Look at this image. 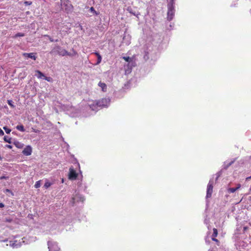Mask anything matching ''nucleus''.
<instances>
[{"label":"nucleus","mask_w":251,"mask_h":251,"mask_svg":"<svg viewBox=\"0 0 251 251\" xmlns=\"http://www.w3.org/2000/svg\"><path fill=\"white\" fill-rule=\"evenodd\" d=\"M123 58L126 60L127 63L129 62V61H130L132 59V58H130L129 56H124L123 57Z\"/></svg>","instance_id":"c756f323"},{"label":"nucleus","mask_w":251,"mask_h":251,"mask_svg":"<svg viewBox=\"0 0 251 251\" xmlns=\"http://www.w3.org/2000/svg\"><path fill=\"white\" fill-rule=\"evenodd\" d=\"M126 35L124 36L123 38V42L125 43L126 45H128L129 44L130 42H129V41H126Z\"/></svg>","instance_id":"393cba45"},{"label":"nucleus","mask_w":251,"mask_h":251,"mask_svg":"<svg viewBox=\"0 0 251 251\" xmlns=\"http://www.w3.org/2000/svg\"><path fill=\"white\" fill-rule=\"evenodd\" d=\"M241 187V184H238L236 187H235L236 189H237V190H238Z\"/></svg>","instance_id":"79ce46f5"},{"label":"nucleus","mask_w":251,"mask_h":251,"mask_svg":"<svg viewBox=\"0 0 251 251\" xmlns=\"http://www.w3.org/2000/svg\"><path fill=\"white\" fill-rule=\"evenodd\" d=\"M74 54H72L69 52L65 49H63L61 47L58 45H55L52 48L50 52V53L52 55H59L60 56H64L66 55L72 56L75 55L76 52L73 50Z\"/></svg>","instance_id":"f257e3e1"},{"label":"nucleus","mask_w":251,"mask_h":251,"mask_svg":"<svg viewBox=\"0 0 251 251\" xmlns=\"http://www.w3.org/2000/svg\"><path fill=\"white\" fill-rule=\"evenodd\" d=\"M211 239H212V241L216 242L218 246H219L220 242H219V241L217 239H216V238L212 237Z\"/></svg>","instance_id":"72a5a7b5"},{"label":"nucleus","mask_w":251,"mask_h":251,"mask_svg":"<svg viewBox=\"0 0 251 251\" xmlns=\"http://www.w3.org/2000/svg\"><path fill=\"white\" fill-rule=\"evenodd\" d=\"M51 185V183L49 182L48 180H46V182L44 184V187L47 189L50 187Z\"/></svg>","instance_id":"aec40b11"},{"label":"nucleus","mask_w":251,"mask_h":251,"mask_svg":"<svg viewBox=\"0 0 251 251\" xmlns=\"http://www.w3.org/2000/svg\"><path fill=\"white\" fill-rule=\"evenodd\" d=\"M235 160L236 159H234L233 160L231 161L229 163L227 164H226V163L225 162L223 166V169L227 170L229 166H230L232 164H233L234 163Z\"/></svg>","instance_id":"ddd939ff"},{"label":"nucleus","mask_w":251,"mask_h":251,"mask_svg":"<svg viewBox=\"0 0 251 251\" xmlns=\"http://www.w3.org/2000/svg\"><path fill=\"white\" fill-rule=\"evenodd\" d=\"M58 41H59V40H58V39H55V40L54 39V42H58Z\"/></svg>","instance_id":"de8ad7c7"},{"label":"nucleus","mask_w":251,"mask_h":251,"mask_svg":"<svg viewBox=\"0 0 251 251\" xmlns=\"http://www.w3.org/2000/svg\"><path fill=\"white\" fill-rule=\"evenodd\" d=\"M4 193H8L9 194H11V196H14V193L10 189H6L4 191Z\"/></svg>","instance_id":"cd10ccee"},{"label":"nucleus","mask_w":251,"mask_h":251,"mask_svg":"<svg viewBox=\"0 0 251 251\" xmlns=\"http://www.w3.org/2000/svg\"><path fill=\"white\" fill-rule=\"evenodd\" d=\"M127 11L129 12L132 15L135 16L136 17H138V16L140 15V13L139 12L135 11L133 8L131 7H128L127 8Z\"/></svg>","instance_id":"9b49d317"},{"label":"nucleus","mask_w":251,"mask_h":251,"mask_svg":"<svg viewBox=\"0 0 251 251\" xmlns=\"http://www.w3.org/2000/svg\"><path fill=\"white\" fill-rule=\"evenodd\" d=\"M77 198H79V200L82 202H83L85 200L84 198L81 196H77L76 195L75 196V199H77Z\"/></svg>","instance_id":"c85d7f7f"},{"label":"nucleus","mask_w":251,"mask_h":251,"mask_svg":"<svg viewBox=\"0 0 251 251\" xmlns=\"http://www.w3.org/2000/svg\"><path fill=\"white\" fill-rule=\"evenodd\" d=\"M214 181L213 179H210L207 187L206 198H210L213 193Z\"/></svg>","instance_id":"39448f33"},{"label":"nucleus","mask_w":251,"mask_h":251,"mask_svg":"<svg viewBox=\"0 0 251 251\" xmlns=\"http://www.w3.org/2000/svg\"><path fill=\"white\" fill-rule=\"evenodd\" d=\"M136 66L135 61L132 58L130 61L127 63L126 66H125V67H127V69H126V74H128L130 73L132 67H135Z\"/></svg>","instance_id":"0eeeda50"},{"label":"nucleus","mask_w":251,"mask_h":251,"mask_svg":"<svg viewBox=\"0 0 251 251\" xmlns=\"http://www.w3.org/2000/svg\"><path fill=\"white\" fill-rule=\"evenodd\" d=\"M41 180H39L36 182L34 187L35 188H38L41 186Z\"/></svg>","instance_id":"a878e982"},{"label":"nucleus","mask_w":251,"mask_h":251,"mask_svg":"<svg viewBox=\"0 0 251 251\" xmlns=\"http://www.w3.org/2000/svg\"><path fill=\"white\" fill-rule=\"evenodd\" d=\"M15 146L18 149H22L24 147V144L21 143L18 141H15L14 142Z\"/></svg>","instance_id":"2eb2a0df"},{"label":"nucleus","mask_w":251,"mask_h":251,"mask_svg":"<svg viewBox=\"0 0 251 251\" xmlns=\"http://www.w3.org/2000/svg\"><path fill=\"white\" fill-rule=\"evenodd\" d=\"M22 153L25 156H29L32 153V148L30 146H27L22 151Z\"/></svg>","instance_id":"1a4fd4ad"},{"label":"nucleus","mask_w":251,"mask_h":251,"mask_svg":"<svg viewBox=\"0 0 251 251\" xmlns=\"http://www.w3.org/2000/svg\"><path fill=\"white\" fill-rule=\"evenodd\" d=\"M49 251H59L60 248L57 242L52 241H48Z\"/></svg>","instance_id":"20e7f679"},{"label":"nucleus","mask_w":251,"mask_h":251,"mask_svg":"<svg viewBox=\"0 0 251 251\" xmlns=\"http://www.w3.org/2000/svg\"><path fill=\"white\" fill-rule=\"evenodd\" d=\"M12 221H13L12 219H11L10 218H5V221L6 222H8V223H11V222H12Z\"/></svg>","instance_id":"e433bc0d"},{"label":"nucleus","mask_w":251,"mask_h":251,"mask_svg":"<svg viewBox=\"0 0 251 251\" xmlns=\"http://www.w3.org/2000/svg\"><path fill=\"white\" fill-rule=\"evenodd\" d=\"M24 4L25 5H30L32 4V2L30 1H25Z\"/></svg>","instance_id":"c9c22d12"},{"label":"nucleus","mask_w":251,"mask_h":251,"mask_svg":"<svg viewBox=\"0 0 251 251\" xmlns=\"http://www.w3.org/2000/svg\"><path fill=\"white\" fill-rule=\"evenodd\" d=\"M110 100L108 98H103L98 101L96 104L99 107H107L110 103Z\"/></svg>","instance_id":"423d86ee"},{"label":"nucleus","mask_w":251,"mask_h":251,"mask_svg":"<svg viewBox=\"0 0 251 251\" xmlns=\"http://www.w3.org/2000/svg\"><path fill=\"white\" fill-rule=\"evenodd\" d=\"M44 79L50 82L52 78L50 77H47L45 75Z\"/></svg>","instance_id":"4c0bfd02"},{"label":"nucleus","mask_w":251,"mask_h":251,"mask_svg":"<svg viewBox=\"0 0 251 251\" xmlns=\"http://www.w3.org/2000/svg\"><path fill=\"white\" fill-rule=\"evenodd\" d=\"M3 128L7 134H9L11 131V130L7 126H4Z\"/></svg>","instance_id":"bb28decb"},{"label":"nucleus","mask_w":251,"mask_h":251,"mask_svg":"<svg viewBox=\"0 0 251 251\" xmlns=\"http://www.w3.org/2000/svg\"><path fill=\"white\" fill-rule=\"evenodd\" d=\"M98 85L101 88L103 92H106L107 91V86L105 83L100 81Z\"/></svg>","instance_id":"f8f14e48"},{"label":"nucleus","mask_w":251,"mask_h":251,"mask_svg":"<svg viewBox=\"0 0 251 251\" xmlns=\"http://www.w3.org/2000/svg\"><path fill=\"white\" fill-rule=\"evenodd\" d=\"M236 5H237V3H234V4H231L230 6L231 7H235V6H236Z\"/></svg>","instance_id":"a18cd8bd"},{"label":"nucleus","mask_w":251,"mask_h":251,"mask_svg":"<svg viewBox=\"0 0 251 251\" xmlns=\"http://www.w3.org/2000/svg\"><path fill=\"white\" fill-rule=\"evenodd\" d=\"M68 176L69 178L71 180H75L77 176V174L76 173L73 166L71 167L69 169Z\"/></svg>","instance_id":"6e6552de"},{"label":"nucleus","mask_w":251,"mask_h":251,"mask_svg":"<svg viewBox=\"0 0 251 251\" xmlns=\"http://www.w3.org/2000/svg\"><path fill=\"white\" fill-rule=\"evenodd\" d=\"M213 234L212 235V237L215 238L218 235V230L216 228H214L213 229Z\"/></svg>","instance_id":"412c9836"},{"label":"nucleus","mask_w":251,"mask_h":251,"mask_svg":"<svg viewBox=\"0 0 251 251\" xmlns=\"http://www.w3.org/2000/svg\"><path fill=\"white\" fill-rule=\"evenodd\" d=\"M205 243L207 244H210V241L209 237L208 236V235H207L205 237Z\"/></svg>","instance_id":"7c9ffc66"},{"label":"nucleus","mask_w":251,"mask_h":251,"mask_svg":"<svg viewBox=\"0 0 251 251\" xmlns=\"http://www.w3.org/2000/svg\"><path fill=\"white\" fill-rule=\"evenodd\" d=\"M5 147H6L7 148H9V149H12V146L11 145H5Z\"/></svg>","instance_id":"a19ab883"},{"label":"nucleus","mask_w":251,"mask_h":251,"mask_svg":"<svg viewBox=\"0 0 251 251\" xmlns=\"http://www.w3.org/2000/svg\"><path fill=\"white\" fill-rule=\"evenodd\" d=\"M4 140L5 142L8 143L9 144L11 143V138L7 136H5L4 137Z\"/></svg>","instance_id":"6ab92c4d"},{"label":"nucleus","mask_w":251,"mask_h":251,"mask_svg":"<svg viewBox=\"0 0 251 251\" xmlns=\"http://www.w3.org/2000/svg\"><path fill=\"white\" fill-rule=\"evenodd\" d=\"M4 207V204L3 203H0V208H2Z\"/></svg>","instance_id":"37998d69"},{"label":"nucleus","mask_w":251,"mask_h":251,"mask_svg":"<svg viewBox=\"0 0 251 251\" xmlns=\"http://www.w3.org/2000/svg\"><path fill=\"white\" fill-rule=\"evenodd\" d=\"M89 11H90L91 12H92L94 15H96V16L100 14V13H99V12H98L96 11L95 10V9H94V8L93 7H90V9H89Z\"/></svg>","instance_id":"a211bd4d"},{"label":"nucleus","mask_w":251,"mask_h":251,"mask_svg":"<svg viewBox=\"0 0 251 251\" xmlns=\"http://www.w3.org/2000/svg\"><path fill=\"white\" fill-rule=\"evenodd\" d=\"M4 135V132L3 130L0 128V136H3Z\"/></svg>","instance_id":"58836bf2"},{"label":"nucleus","mask_w":251,"mask_h":251,"mask_svg":"<svg viewBox=\"0 0 251 251\" xmlns=\"http://www.w3.org/2000/svg\"><path fill=\"white\" fill-rule=\"evenodd\" d=\"M25 36V34L24 33L18 32L14 35V38H16L18 37H24Z\"/></svg>","instance_id":"4be33fe9"},{"label":"nucleus","mask_w":251,"mask_h":251,"mask_svg":"<svg viewBox=\"0 0 251 251\" xmlns=\"http://www.w3.org/2000/svg\"><path fill=\"white\" fill-rule=\"evenodd\" d=\"M61 8L67 13H71L74 7L70 0H61Z\"/></svg>","instance_id":"7ed1b4c3"},{"label":"nucleus","mask_w":251,"mask_h":251,"mask_svg":"<svg viewBox=\"0 0 251 251\" xmlns=\"http://www.w3.org/2000/svg\"><path fill=\"white\" fill-rule=\"evenodd\" d=\"M7 178V177H6V176H1V177H0V178L1 179H6Z\"/></svg>","instance_id":"c03bdc74"},{"label":"nucleus","mask_w":251,"mask_h":251,"mask_svg":"<svg viewBox=\"0 0 251 251\" xmlns=\"http://www.w3.org/2000/svg\"><path fill=\"white\" fill-rule=\"evenodd\" d=\"M221 174H222L221 171H219V172H218L216 174L217 177L216 178V181L218 180V178L221 176Z\"/></svg>","instance_id":"f704fd0d"},{"label":"nucleus","mask_w":251,"mask_h":251,"mask_svg":"<svg viewBox=\"0 0 251 251\" xmlns=\"http://www.w3.org/2000/svg\"><path fill=\"white\" fill-rule=\"evenodd\" d=\"M227 191L229 193H233L236 191H237V189H236L235 188H229L228 189Z\"/></svg>","instance_id":"b1692460"},{"label":"nucleus","mask_w":251,"mask_h":251,"mask_svg":"<svg viewBox=\"0 0 251 251\" xmlns=\"http://www.w3.org/2000/svg\"><path fill=\"white\" fill-rule=\"evenodd\" d=\"M143 58L145 61H147L149 59L150 57L149 51L146 50L145 51Z\"/></svg>","instance_id":"f3484780"},{"label":"nucleus","mask_w":251,"mask_h":251,"mask_svg":"<svg viewBox=\"0 0 251 251\" xmlns=\"http://www.w3.org/2000/svg\"><path fill=\"white\" fill-rule=\"evenodd\" d=\"M95 54L97 56V58L99 57V56H100L101 55H100V54L98 52H95Z\"/></svg>","instance_id":"ea45409f"},{"label":"nucleus","mask_w":251,"mask_h":251,"mask_svg":"<svg viewBox=\"0 0 251 251\" xmlns=\"http://www.w3.org/2000/svg\"><path fill=\"white\" fill-rule=\"evenodd\" d=\"M36 53L35 52H31V53H24L23 54V56L25 58H29L35 60L37 58V56H36Z\"/></svg>","instance_id":"9d476101"},{"label":"nucleus","mask_w":251,"mask_h":251,"mask_svg":"<svg viewBox=\"0 0 251 251\" xmlns=\"http://www.w3.org/2000/svg\"><path fill=\"white\" fill-rule=\"evenodd\" d=\"M251 179V176L246 178V180Z\"/></svg>","instance_id":"49530a36"},{"label":"nucleus","mask_w":251,"mask_h":251,"mask_svg":"<svg viewBox=\"0 0 251 251\" xmlns=\"http://www.w3.org/2000/svg\"><path fill=\"white\" fill-rule=\"evenodd\" d=\"M44 36L47 37L49 39L50 42H54V39L52 38H51L50 35H45Z\"/></svg>","instance_id":"2f4dec72"},{"label":"nucleus","mask_w":251,"mask_h":251,"mask_svg":"<svg viewBox=\"0 0 251 251\" xmlns=\"http://www.w3.org/2000/svg\"><path fill=\"white\" fill-rule=\"evenodd\" d=\"M8 104L11 107L14 108L15 107V105H14V102L11 100H7Z\"/></svg>","instance_id":"5701e85b"},{"label":"nucleus","mask_w":251,"mask_h":251,"mask_svg":"<svg viewBox=\"0 0 251 251\" xmlns=\"http://www.w3.org/2000/svg\"><path fill=\"white\" fill-rule=\"evenodd\" d=\"M101 59H102L101 56H99L97 58V63H96V65L99 64L101 62Z\"/></svg>","instance_id":"473e14b6"},{"label":"nucleus","mask_w":251,"mask_h":251,"mask_svg":"<svg viewBox=\"0 0 251 251\" xmlns=\"http://www.w3.org/2000/svg\"><path fill=\"white\" fill-rule=\"evenodd\" d=\"M16 128L17 130L22 132H24L25 131L24 126L22 125L17 126Z\"/></svg>","instance_id":"dca6fc26"},{"label":"nucleus","mask_w":251,"mask_h":251,"mask_svg":"<svg viewBox=\"0 0 251 251\" xmlns=\"http://www.w3.org/2000/svg\"><path fill=\"white\" fill-rule=\"evenodd\" d=\"M35 72L37 74H36V75L38 78H43L44 79L45 75L42 72H41V71H40L39 70L35 71Z\"/></svg>","instance_id":"4468645a"},{"label":"nucleus","mask_w":251,"mask_h":251,"mask_svg":"<svg viewBox=\"0 0 251 251\" xmlns=\"http://www.w3.org/2000/svg\"><path fill=\"white\" fill-rule=\"evenodd\" d=\"M6 241H7V239H6V240H5L4 241V242H6Z\"/></svg>","instance_id":"09e8293b"},{"label":"nucleus","mask_w":251,"mask_h":251,"mask_svg":"<svg viewBox=\"0 0 251 251\" xmlns=\"http://www.w3.org/2000/svg\"><path fill=\"white\" fill-rule=\"evenodd\" d=\"M175 1H172L169 0L167 4L168 12H167V19L169 21H171L175 15Z\"/></svg>","instance_id":"f03ea898"}]
</instances>
